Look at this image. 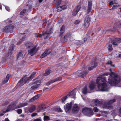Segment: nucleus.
Listing matches in <instances>:
<instances>
[{"instance_id": "4468645a", "label": "nucleus", "mask_w": 121, "mask_h": 121, "mask_svg": "<svg viewBox=\"0 0 121 121\" xmlns=\"http://www.w3.org/2000/svg\"><path fill=\"white\" fill-rule=\"evenodd\" d=\"M79 110V108L77 104H74L73 107L72 111L74 112H77Z\"/></svg>"}, {"instance_id": "6ab92c4d", "label": "nucleus", "mask_w": 121, "mask_h": 121, "mask_svg": "<svg viewBox=\"0 0 121 121\" xmlns=\"http://www.w3.org/2000/svg\"><path fill=\"white\" fill-rule=\"evenodd\" d=\"M95 82H91L90 83L89 86V87L90 90H92L94 89L95 86Z\"/></svg>"}, {"instance_id": "a19ab883", "label": "nucleus", "mask_w": 121, "mask_h": 121, "mask_svg": "<svg viewBox=\"0 0 121 121\" xmlns=\"http://www.w3.org/2000/svg\"><path fill=\"white\" fill-rule=\"evenodd\" d=\"M61 0H55L54 1L56 4H60Z\"/></svg>"}, {"instance_id": "1a4fd4ad", "label": "nucleus", "mask_w": 121, "mask_h": 121, "mask_svg": "<svg viewBox=\"0 0 121 121\" xmlns=\"http://www.w3.org/2000/svg\"><path fill=\"white\" fill-rule=\"evenodd\" d=\"M24 34V33H20L19 34V35L20 36V40L18 41L17 43V45H20L25 39V35Z\"/></svg>"}, {"instance_id": "c756f323", "label": "nucleus", "mask_w": 121, "mask_h": 121, "mask_svg": "<svg viewBox=\"0 0 121 121\" xmlns=\"http://www.w3.org/2000/svg\"><path fill=\"white\" fill-rule=\"evenodd\" d=\"M51 72V70H46L45 73H43V76H47Z\"/></svg>"}, {"instance_id": "4be33fe9", "label": "nucleus", "mask_w": 121, "mask_h": 121, "mask_svg": "<svg viewBox=\"0 0 121 121\" xmlns=\"http://www.w3.org/2000/svg\"><path fill=\"white\" fill-rule=\"evenodd\" d=\"M88 9H87V13H89L91 10V2L89 1L88 2Z\"/></svg>"}, {"instance_id": "680f3d73", "label": "nucleus", "mask_w": 121, "mask_h": 121, "mask_svg": "<svg viewBox=\"0 0 121 121\" xmlns=\"http://www.w3.org/2000/svg\"><path fill=\"white\" fill-rule=\"evenodd\" d=\"M66 121H73V120H67Z\"/></svg>"}, {"instance_id": "cd10ccee", "label": "nucleus", "mask_w": 121, "mask_h": 121, "mask_svg": "<svg viewBox=\"0 0 121 121\" xmlns=\"http://www.w3.org/2000/svg\"><path fill=\"white\" fill-rule=\"evenodd\" d=\"M17 59H21L23 57V55L21 52H19L17 55Z\"/></svg>"}, {"instance_id": "de8ad7c7", "label": "nucleus", "mask_w": 121, "mask_h": 121, "mask_svg": "<svg viewBox=\"0 0 121 121\" xmlns=\"http://www.w3.org/2000/svg\"><path fill=\"white\" fill-rule=\"evenodd\" d=\"M87 72L84 73H83L82 72H81L79 74V76H84V75L85 73H87Z\"/></svg>"}, {"instance_id": "5701e85b", "label": "nucleus", "mask_w": 121, "mask_h": 121, "mask_svg": "<svg viewBox=\"0 0 121 121\" xmlns=\"http://www.w3.org/2000/svg\"><path fill=\"white\" fill-rule=\"evenodd\" d=\"M39 98V96L38 95H36L34 97L30 99L29 101V102L30 103L32 102L37 99Z\"/></svg>"}, {"instance_id": "0eeeda50", "label": "nucleus", "mask_w": 121, "mask_h": 121, "mask_svg": "<svg viewBox=\"0 0 121 121\" xmlns=\"http://www.w3.org/2000/svg\"><path fill=\"white\" fill-rule=\"evenodd\" d=\"M13 27L14 26L13 25L10 24L4 27L3 30L4 31L7 32L11 31Z\"/></svg>"}, {"instance_id": "7ed1b4c3", "label": "nucleus", "mask_w": 121, "mask_h": 121, "mask_svg": "<svg viewBox=\"0 0 121 121\" xmlns=\"http://www.w3.org/2000/svg\"><path fill=\"white\" fill-rule=\"evenodd\" d=\"M82 112L84 114L88 117H91L94 114L92 109L91 108H84L82 109Z\"/></svg>"}, {"instance_id": "774afa93", "label": "nucleus", "mask_w": 121, "mask_h": 121, "mask_svg": "<svg viewBox=\"0 0 121 121\" xmlns=\"http://www.w3.org/2000/svg\"><path fill=\"white\" fill-rule=\"evenodd\" d=\"M55 121H61V120H56Z\"/></svg>"}, {"instance_id": "39448f33", "label": "nucleus", "mask_w": 121, "mask_h": 121, "mask_svg": "<svg viewBox=\"0 0 121 121\" xmlns=\"http://www.w3.org/2000/svg\"><path fill=\"white\" fill-rule=\"evenodd\" d=\"M29 77H26V76L22 78L19 82L18 83L20 84H24L26 83L29 80L31 79Z\"/></svg>"}, {"instance_id": "2eb2a0df", "label": "nucleus", "mask_w": 121, "mask_h": 121, "mask_svg": "<svg viewBox=\"0 0 121 121\" xmlns=\"http://www.w3.org/2000/svg\"><path fill=\"white\" fill-rule=\"evenodd\" d=\"M51 50L50 49H48L46 50L45 52L41 56V58H43L47 55L49 54L51 52Z\"/></svg>"}, {"instance_id": "4d7b16f0", "label": "nucleus", "mask_w": 121, "mask_h": 121, "mask_svg": "<svg viewBox=\"0 0 121 121\" xmlns=\"http://www.w3.org/2000/svg\"><path fill=\"white\" fill-rule=\"evenodd\" d=\"M22 119H19L17 121H22Z\"/></svg>"}, {"instance_id": "a18cd8bd", "label": "nucleus", "mask_w": 121, "mask_h": 121, "mask_svg": "<svg viewBox=\"0 0 121 121\" xmlns=\"http://www.w3.org/2000/svg\"><path fill=\"white\" fill-rule=\"evenodd\" d=\"M100 113L102 114V116H104L105 115H104V114H107V112H106L105 111H102L101 112H100Z\"/></svg>"}, {"instance_id": "e433bc0d", "label": "nucleus", "mask_w": 121, "mask_h": 121, "mask_svg": "<svg viewBox=\"0 0 121 121\" xmlns=\"http://www.w3.org/2000/svg\"><path fill=\"white\" fill-rule=\"evenodd\" d=\"M6 112H7L6 111V110L5 111H1L0 112V116H3Z\"/></svg>"}, {"instance_id": "72a5a7b5", "label": "nucleus", "mask_w": 121, "mask_h": 121, "mask_svg": "<svg viewBox=\"0 0 121 121\" xmlns=\"http://www.w3.org/2000/svg\"><path fill=\"white\" fill-rule=\"evenodd\" d=\"M80 5H78L74 9L75 11H77L78 12L80 9Z\"/></svg>"}, {"instance_id": "20e7f679", "label": "nucleus", "mask_w": 121, "mask_h": 121, "mask_svg": "<svg viewBox=\"0 0 121 121\" xmlns=\"http://www.w3.org/2000/svg\"><path fill=\"white\" fill-rule=\"evenodd\" d=\"M116 100L115 99H113L110 101L108 103H104L103 106V107L104 108H108L111 109L112 108L111 104L115 102Z\"/></svg>"}, {"instance_id": "c03bdc74", "label": "nucleus", "mask_w": 121, "mask_h": 121, "mask_svg": "<svg viewBox=\"0 0 121 121\" xmlns=\"http://www.w3.org/2000/svg\"><path fill=\"white\" fill-rule=\"evenodd\" d=\"M93 110L95 112H97L99 111V109L96 107H95L93 108Z\"/></svg>"}, {"instance_id": "13d9d810", "label": "nucleus", "mask_w": 121, "mask_h": 121, "mask_svg": "<svg viewBox=\"0 0 121 121\" xmlns=\"http://www.w3.org/2000/svg\"><path fill=\"white\" fill-rule=\"evenodd\" d=\"M5 121H9L8 118H6L5 119Z\"/></svg>"}, {"instance_id": "f8f14e48", "label": "nucleus", "mask_w": 121, "mask_h": 121, "mask_svg": "<svg viewBox=\"0 0 121 121\" xmlns=\"http://www.w3.org/2000/svg\"><path fill=\"white\" fill-rule=\"evenodd\" d=\"M61 79L59 78H55L54 79L51 80L48 82L46 84V85L47 86H49L51 84L57 81H59Z\"/></svg>"}, {"instance_id": "412c9836", "label": "nucleus", "mask_w": 121, "mask_h": 121, "mask_svg": "<svg viewBox=\"0 0 121 121\" xmlns=\"http://www.w3.org/2000/svg\"><path fill=\"white\" fill-rule=\"evenodd\" d=\"M28 104L27 103H23L20 104L16 107V108H19L22 107L27 105Z\"/></svg>"}, {"instance_id": "ddd939ff", "label": "nucleus", "mask_w": 121, "mask_h": 121, "mask_svg": "<svg viewBox=\"0 0 121 121\" xmlns=\"http://www.w3.org/2000/svg\"><path fill=\"white\" fill-rule=\"evenodd\" d=\"M72 107V104L71 103L69 104L67 103L65 106L64 107V108L66 112H68L70 110Z\"/></svg>"}, {"instance_id": "c9c22d12", "label": "nucleus", "mask_w": 121, "mask_h": 121, "mask_svg": "<svg viewBox=\"0 0 121 121\" xmlns=\"http://www.w3.org/2000/svg\"><path fill=\"white\" fill-rule=\"evenodd\" d=\"M38 109L39 110L40 112L42 111L45 108L44 107H43L42 106L39 107L38 108Z\"/></svg>"}, {"instance_id": "b1692460", "label": "nucleus", "mask_w": 121, "mask_h": 121, "mask_svg": "<svg viewBox=\"0 0 121 121\" xmlns=\"http://www.w3.org/2000/svg\"><path fill=\"white\" fill-rule=\"evenodd\" d=\"M64 8H62V7L60 6L58 7L57 8V11L58 12H60L62 11V10L65 9L67 8V6L66 5H64L63 6Z\"/></svg>"}, {"instance_id": "864d4df0", "label": "nucleus", "mask_w": 121, "mask_h": 121, "mask_svg": "<svg viewBox=\"0 0 121 121\" xmlns=\"http://www.w3.org/2000/svg\"><path fill=\"white\" fill-rule=\"evenodd\" d=\"M5 8L6 10L8 11H9V7L7 6H6L5 7Z\"/></svg>"}, {"instance_id": "5fc2aeb1", "label": "nucleus", "mask_w": 121, "mask_h": 121, "mask_svg": "<svg viewBox=\"0 0 121 121\" xmlns=\"http://www.w3.org/2000/svg\"><path fill=\"white\" fill-rule=\"evenodd\" d=\"M112 63V62L111 61H108L107 63H106V64H111Z\"/></svg>"}, {"instance_id": "bb28decb", "label": "nucleus", "mask_w": 121, "mask_h": 121, "mask_svg": "<svg viewBox=\"0 0 121 121\" xmlns=\"http://www.w3.org/2000/svg\"><path fill=\"white\" fill-rule=\"evenodd\" d=\"M52 33V31L49 32L48 31H46V32L43 34L44 39L47 38V37L48 36L49 34H51Z\"/></svg>"}, {"instance_id": "f704fd0d", "label": "nucleus", "mask_w": 121, "mask_h": 121, "mask_svg": "<svg viewBox=\"0 0 121 121\" xmlns=\"http://www.w3.org/2000/svg\"><path fill=\"white\" fill-rule=\"evenodd\" d=\"M118 6L117 5H114L112 7L111 9H110V10H112L117 9L118 7Z\"/></svg>"}, {"instance_id": "e2e57ef3", "label": "nucleus", "mask_w": 121, "mask_h": 121, "mask_svg": "<svg viewBox=\"0 0 121 121\" xmlns=\"http://www.w3.org/2000/svg\"><path fill=\"white\" fill-rule=\"evenodd\" d=\"M43 0H39V1L40 2H41Z\"/></svg>"}, {"instance_id": "6e6552de", "label": "nucleus", "mask_w": 121, "mask_h": 121, "mask_svg": "<svg viewBox=\"0 0 121 121\" xmlns=\"http://www.w3.org/2000/svg\"><path fill=\"white\" fill-rule=\"evenodd\" d=\"M40 83V81L38 80L36 81L32 85L31 88L32 89H35L39 87Z\"/></svg>"}, {"instance_id": "393cba45", "label": "nucleus", "mask_w": 121, "mask_h": 121, "mask_svg": "<svg viewBox=\"0 0 121 121\" xmlns=\"http://www.w3.org/2000/svg\"><path fill=\"white\" fill-rule=\"evenodd\" d=\"M35 105H33L29 109V112L30 113H31L35 110Z\"/></svg>"}, {"instance_id": "473e14b6", "label": "nucleus", "mask_w": 121, "mask_h": 121, "mask_svg": "<svg viewBox=\"0 0 121 121\" xmlns=\"http://www.w3.org/2000/svg\"><path fill=\"white\" fill-rule=\"evenodd\" d=\"M65 26L64 25L62 26L60 30V33L62 34L64 32L65 30Z\"/></svg>"}, {"instance_id": "7c9ffc66", "label": "nucleus", "mask_w": 121, "mask_h": 121, "mask_svg": "<svg viewBox=\"0 0 121 121\" xmlns=\"http://www.w3.org/2000/svg\"><path fill=\"white\" fill-rule=\"evenodd\" d=\"M87 88L86 86L82 90V93L84 94H86L87 93Z\"/></svg>"}, {"instance_id": "ea45409f", "label": "nucleus", "mask_w": 121, "mask_h": 121, "mask_svg": "<svg viewBox=\"0 0 121 121\" xmlns=\"http://www.w3.org/2000/svg\"><path fill=\"white\" fill-rule=\"evenodd\" d=\"M36 73L35 72H33L31 74L30 77H29V78H30V79H31L33 77V76Z\"/></svg>"}, {"instance_id": "bf43d9fd", "label": "nucleus", "mask_w": 121, "mask_h": 121, "mask_svg": "<svg viewBox=\"0 0 121 121\" xmlns=\"http://www.w3.org/2000/svg\"><path fill=\"white\" fill-rule=\"evenodd\" d=\"M118 56L119 57H121V54H120Z\"/></svg>"}, {"instance_id": "79ce46f5", "label": "nucleus", "mask_w": 121, "mask_h": 121, "mask_svg": "<svg viewBox=\"0 0 121 121\" xmlns=\"http://www.w3.org/2000/svg\"><path fill=\"white\" fill-rule=\"evenodd\" d=\"M78 12L74 10L73 11L72 14L73 16H75Z\"/></svg>"}, {"instance_id": "37998d69", "label": "nucleus", "mask_w": 121, "mask_h": 121, "mask_svg": "<svg viewBox=\"0 0 121 121\" xmlns=\"http://www.w3.org/2000/svg\"><path fill=\"white\" fill-rule=\"evenodd\" d=\"M81 21L80 20H76L74 22V24H79L80 22Z\"/></svg>"}, {"instance_id": "338daca9", "label": "nucleus", "mask_w": 121, "mask_h": 121, "mask_svg": "<svg viewBox=\"0 0 121 121\" xmlns=\"http://www.w3.org/2000/svg\"><path fill=\"white\" fill-rule=\"evenodd\" d=\"M59 110H60V112H61V109L60 108H59Z\"/></svg>"}, {"instance_id": "3c124183", "label": "nucleus", "mask_w": 121, "mask_h": 121, "mask_svg": "<svg viewBox=\"0 0 121 121\" xmlns=\"http://www.w3.org/2000/svg\"><path fill=\"white\" fill-rule=\"evenodd\" d=\"M37 115V113H33L31 115L32 117H33Z\"/></svg>"}, {"instance_id": "423d86ee", "label": "nucleus", "mask_w": 121, "mask_h": 121, "mask_svg": "<svg viewBox=\"0 0 121 121\" xmlns=\"http://www.w3.org/2000/svg\"><path fill=\"white\" fill-rule=\"evenodd\" d=\"M90 16L88 15L86 17L84 23V26L86 28L88 27L89 25L90 21Z\"/></svg>"}, {"instance_id": "aec40b11", "label": "nucleus", "mask_w": 121, "mask_h": 121, "mask_svg": "<svg viewBox=\"0 0 121 121\" xmlns=\"http://www.w3.org/2000/svg\"><path fill=\"white\" fill-rule=\"evenodd\" d=\"M25 45L27 48H31L33 46L34 44L30 42H28L26 43L25 44Z\"/></svg>"}, {"instance_id": "f3484780", "label": "nucleus", "mask_w": 121, "mask_h": 121, "mask_svg": "<svg viewBox=\"0 0 121 121\" xmlns=\"http://www.w3.org/2000/svg\"><path fill=\"white\" fill-rule=\"evenodd\" d=\"M92 102H93L95 105L96 106L99 105L102 106L103 107V104L102 105L101 102L99 101L97 99L94 100Z\"/></svg>"}, {"instance_id": "09e8293b", "label": "nucleus", "mask_w": 121, "mask_h": 121, "mask_svg": "<svg viewBox=\"0 0 121 121\" xmlns=\"http://www.w3.org/2000/svg\"><path fill=\"white\" fill-rule=\"evenodd\" d=\"M17 112L18 114H20L22 113V110L21 109H19L17 110Z\"/></svg>"}, {"instance_id": "f257e3e1", "label": "nucleus", "mask_w": 121, "mask_h": 121, "mask_svg": "<svg viewBox=\"0 0 121 121\" xmlns=\"http://www.w3.org/2000/svg\"><path fill=\"white\" fill-rule=\"evenodd\" d=\"M108 78V82L112 85L117 84L120 81L117 75L115 73L112 72L110 74H104L98 77L96 80V83L98 88L101 91H108L109 87L106 79Z\"/></svg>"}, {"instance_id": "f03ea898", "label": "nucleus", "mask_w": 121, "mask_h": 121, "mask_svg": "<svg viewBox=\"0 0 121 121\" xmlns=\"http://www.w3.org/2000/svg\"><path fill=\"white\" fill-rule=\"evenodd\" d=\"M76 92L75 90H73L69 93L66 96L61 99L62 102L63 103L69 97L74 99L76 98Z\"/></svg>"}, {"instance_id": "c85d7f7f", "label": "nucleus", "mask_w": 121, "mask_h": 121, "mask_svg": "<svg viewBox=\"0 0 121 121\" xmlns=\"http://www.w3.org/2000/svg\"><path fill=\"white\" fill-rule=\"evenodd\" d=\"M109 5H113L114 4H117V3H116V2L117 0H109Z\"/></svg>"}, {"instance_id": "4c0bfd02", "label": "nucleus", "mask_w": 121, "mask_h": 121, "mask_svg": "<svg viewBox=\"0 0 121 121\" xmlns=\"http://www.w3.org/2000/svg\"><path fill=\"white\" fill-rule=\"evenodd\" d=\"M108 49L109 52H111L112 50V48L111 45L110 44L108 45Z\"/></svg>"}, {"instance_id": "a211bd4d", "label": "nucleus", "mask_w": 121, "mask_h": 121, "mask_svg": "<svg viewBox=\"0 0 121 121\" xmlns=\"http://www.w3.org/2000/svg\"><path fill=\"white\" fill-rule=\"evenodd\" d=\"M15 103L14 104H11L8 107V109L6 110V111L7 112H8L10 110H12L15 109Z\"/></svg>"}, {"instance_id": "a878e982", "label": "nucleus", "mask_w": 121, "mask_h": 121, "mask_svg": "<svg viewBox=\"0 0 121 121\" xmlns=\"http://www.w3.org/2000/svg\"><path fill=\"white\" fill-rule=\"evenodd\" d=\"M14 45L13 44H12L10 45L9 48V51L8 52V53H11V52L14 49Z\"/></svg>"}, {"instance_id": "603ef678", "label": "nucleus", "mask_w": 121, "mask_h": 121, "mask_svg": "<svg viewBox=\"0 0 121 121\" xmlns=\"http://www.w3.org/2000/svg\"><path fill=\"white\" fill-rule=\"evenodd\" d=\"M33 121H41V120L40 118H37L34 119Z\"/></svg>"}, {"instance_id": "2f4dec72", "label": "nucleus", "mask_w": 121, "mask_h": 121, "mask_svg": "<svg viewBox=\"0 0 121 121\" xmlns=\"http://www.w3.org/2000/svg\"><path fill=\"white\" fill-rule=\"evenodd\" d=\"M9 76L7 75L4 80L3 81V83L4 84H5L7 83L9 80Z\"/></svg>"}, {"instance_id": "9d476101", "label": "nucleus", "mask_w": 121, "mask_h": 121, "mask_svg": "<svg viewBox=\"0 0 121 121\" xmlns=\"http://www.w3.org/2000/svg\"><path fill=\"white\" fill-rule=\"evenodd\" d=\"M36 47L35 46L34 48L28 51V53L31 56L34 55L37 52L38 50L36 49Z\"/></svg>"}, {"instance_id": "49530a36", "label": "nucleus", "mask_w": 121, "mask_h": 121, "mask_svg": "<svg viewBox=\"0 0 121 121\" xmlns=\"http://www.w3.org/2000/svg\"><path fill=\"white\" fill-rule=\"evenodd\" d=\"M26 11V9H24L20 12V14L22 15H23L25 13Z\"/></svg>"}, {"instance_id": "8fccbe9b", "label": "nucleus", "mask_w": 121, "mask_h": 121, "mask_svg": "<svg viewBox=\"0 0 121 121\" xmlns=\"http://www.w3.org/2000/svg\"><path fill=\"white\" fill-rule=\"evenodd\" d=\"M44 120H48L49 119L48 117L46 116H44Z\"/></svg>"}, {"instance_id": "69168bd1", "label": "nucleus", "mask_w": 121, "mask_h": 121, "mask_svg": "<svg viewBox=\"0 0 121 121\" xmlns=\"http://www.w3.org/2000/svg\"><path fill=\"white\" fill-rule=\"evenodd\" d=\"M106 121H112L111 120H107Z\"/></svg>"}, {"instance_id": "58836bf2", "label": "nucleus", "mask_w": 121, "mask_h": 121, "mask_svg": "<svg viewBox=\"0 0 121 121\" xmlns=\"http://www.w3.org/2000/svg\"><path fill=\"white\" fill-rule=\"evenodd\" d=\"M114 28H115V29H118V28L120 29L121 28V21L120 22V23L118 25V27H114Z\"/></svg>"}, {"instance_id": "0e129e2a", "label": "nucleus", "mask_w": 121, "mask_h": 121, "mask_svg": "<svg viewBox=\"0 0 121 121\" xmlns=\"http://www.w3.org/2000/svg\"><path fill=\"white\" fill-rule=\"evenodd\" d=\"M38 34V35H37L38 34H35V36L36 37H37V36H39V34Z\"/></svg>"}, {"instance_id": "dca6fc26", "label": "nucleus", "mask_w": 121, "mask_h": 121, "mask_svg": "<svg viewBox=\"0 0 121 121\" xmlns=\"http://www.w3.org/2000/svg\"><path fill=\"white\" fill-rule=\"evenodd\" d=\"M97 65V63L95 62H94L91 63L88 68V69L89 70H92Z\"/></svg>"}, {"instance_id": "6e6d98bb", "label": "nucleus", "mask_w": 121, "mask_h": 121, "mask_svg": "<svg viewBox=\"0 0 121 121\" xmlns=\"http://www.w3.org/2000/svg\"><path fill=\"white\" fill-rule=\"evenodd\" d=\"M87 40V38H84V41L82 43H84Z\"/></svg>"}, {"instance_id": "052dcab7", "label": "nucleus", "mask_w": 121, "mask_h": 121, "mask_svg": "<svg viewBox=\"0 0 121 121\" xmlns=\"http://www.w3.org/2000/svg\"><path fill=\"white\" fill-rule=\"evenodd\" d=\"M119 112L121 114V108L120 109H119Z\"/></svg>"}, {"instance_id": "9b49d317", "label": "nucleus", "mask_w": 121, "mask_h": 121, "mask_svg": "<svg viewBox=\"0 0 121 121\" xmlns=\"http://www.w3.org/2000/svg\"><path fill=\"white\" fill-rule=\"evenodd\" d=\"M121 42V39L120 38H115L113 40L112 42L113 45H117L118 44Z\"/></svg>"}]
</instances>
